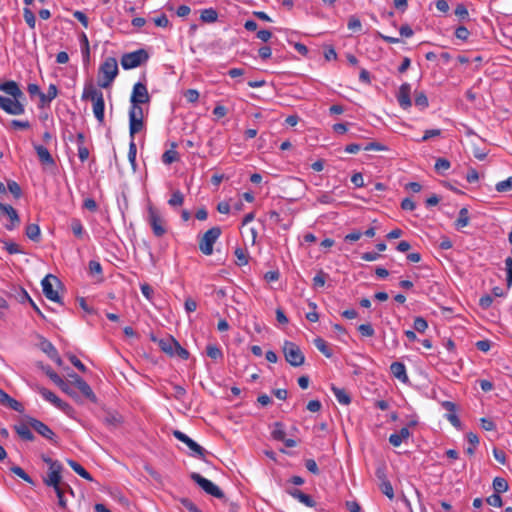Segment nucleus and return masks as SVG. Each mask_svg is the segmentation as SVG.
<instances>
[{"mask_svg": "<svg viewBox=\"0 0 512 512\" xmlns=\"http://www.w3.org/2000/svg\"><path fill=\"white\" fill-rule=\"evenodd\" d=\"M221 235L219 227H212L207 230L199 242V249L204 255H211L213 253V246Z\"/></svg>", "mask_w": 512, "mask_h": 512, "instance_id": "nucleus-7", "label": "nucleus"}, {"mask_svg": "<svg viewBox=\"0 0 512 512\" xmlns=\"http://www.w3.org/2000/svg\"><path fill=\"white\" fill-rule=\"evenodd\" d=\"M470 35L469 30L465 26H459L455 30V37L460 40H467Z\"/></svg>", "mask_w": 512, "mask_h": 512, "instance_id": "nucleus-58", "label": "nucleus"}, {"mask_svg": "<svg viewBox=\"0 0 512 512\" xmlns=\"http://www.w3.org/2000/svg\"><path fill=\"white\" fill-rule=\"evenodd\" d=\"M272 437L275 440L283 441L285 440V431L283 429V425L280 422H276L274 424V429L272 430Z\"/></svg>", "mask_w": 512, "mask_h": 512, "instance_id": "nucleus-42", "label": "nucleus"}, {"mask_svg": "<svg viewBox=\"0 0 512 512\" xmlns=\"http://www.w3.org/2000/svg\"><path fill=\"white\" fill-rule=\"evenodd\" d=\"M331 390L337 399V401L342 405H348L351 402V398L349 394L343 388H338L335 385L331 386Z\"/></svg>", "mask_w": 512, "mask_h": 512, "instance_id": "nucleus-26", "label": "nucleus"}, {"mask_svg": "<svg viewBox=\"0 0 512 512\" xmlns=\"http://www.w3.org/2000/svg\"><path fill=\"white\" fill-rule=\"evenodd\" d=\"M11 471L17 475L18 477H20L21 479H23L24 481L28 482V483H32V479L31 477L19 466H14L11 468Z\"/></svg>", "mask_w": 512, "mask_h": 512, "instance_id": "nucleus-56", "label": "nucleus"}, {"mask_svg": "<svg viewBox=\"0 0 512 512\" xmlns=\"http://www.w3.org/2000/svg\"><path fill=\"white\" fill-rule=\"evenodd\" d=\"M411 86L408 83H404L400 86L397 94V100L399 105L403 109H407L411 106L412 102L410 99Z\"/></svg>", "mask_w": 512, "mask_h": 512, "instance_id": "nucleus-18", "label": "nucleus"}, {"mask_svg": "<svg viewBox=\"0 0 512 512\" xmlns=\"http://www.w3.org/2000/svg\"><path fill=\"white\" fill-rule=\"evenodd\" d=\"M150 99L147 86L142 82L135 83L130 96V104H148Z\"/></svg>", "mask_w": 512, "mask_h": 512, "instance_id": "nucleus-11", "label": "nucleus"}, {"mask_svg": "<svg viewBox=\"0 0 512 512\" xmlns=\"http://www.w3.org/2000/svg\"><path fill=\"white\" fill-rule=\"evenodd\" d=\"M118 62L114 57H107L99 67L98 86L108 88L118 75Z\"/></svg>", "mask_w": 512, "mask_h": 512, "instance_id": "nucleus-1", "label": "nucleus"}, {"mask_svg": "<svg viewBox=\"0 0 512 512\" xmlns=\"http://www.w3.org/2000/svg\"><path fill=\"white\" fill-rule=\"evenodd\" d=\"M176 144H172V149L166 150L162 155V161L164 164H172L173 162H176L179 159V154L175 150Z\"/></svg>", "mask_w": 512, "mask_h": 512, "instance_id": "nucleus-31", "label": "nucleus"}, {"mask_svg": "<svg viewBox=\"0 0 512 512\" xmlns=\"http://www.w3.org/2000/svg\"><path fill=\"white\" fill-rule=\"evenodd\" d=\"M144 127V109L142 105L130 104L129 108V135L134 138L135 134Z\"/></svg>", "mask_w": 512, "mask_h": 512, "instance_id": "nucleus-3", "label": "nucleus"}, {"mask_svg": "<svg viewBox=\"0 0 512 512\" xmlns=\"http://www.w3.org/2000/svg\"><path fill=\"white\" fill-rule=\"evenodd\" d=\"M7 188L8 190L10 191V193L15 197V198H20L21 195H22V190H21V187L19 186V184L13 180H9L7 181Z\"/></svg>", "mask_w": 512, "mask_h": 512, "instance_id": "nucleus-46", "label": "nucleus"}, {"mask_svg": "<svg viewBox=\"0 0 512 512\" xmlns=\"http://www.w3.org/2000/svg\"><path fill=\"white\" fill-rule=\"evenodd\" d=\"M358 331L363 337H372L375 334L374 328L369 323L359 325Z\"/></svg>", "mask_w": 512, "mask_h": 512, "instance_id": "nucleus-53", "label": "nucleus"}, {"mask_svg": "<svg viewBox=\"0 0 512 512\" xmlns=\"http://www.w3.org/2000/svg\"><path fill=\"white\" fill-rule=\"evenodd\" d=\"M451 164L446 158H438L435 162V170L438 173H443L450 168Z\"/></svg>", "mask_w": 512, "mask_h": 512, "instance_id": "nucleus-50", "label": "nucleus"}, {"mask_svg": "<svg viewBox=\"0 0 512 512\" xmlns=\"http://www.w3.org/2000/svg\"><path fill=\"white\" fill-rule=\"evenodd\" d=\"M191 479L198 484L207 494L218 499L224 498L223 491L212 481L204 478L199 473L193 472L190 475Z\"/></svg>", "mask_w": 512, "mask_h": 512, "instance_id": "nucleus-8", "label": "nucleus"}, {"mask_svg": "<svg viewBox=\"0 0 512 512\" xmlns=\"http://www.w3.org/2000/svg\"><path fill=\"white\" fill-rule=\"evenodd\" d=\"M486 502L493 507H501L502 506V498L500 494L493 493L489 497H487Z\"/></svg>", "mask_w": 512, "mask_h": 512, "instance_id": "nucleus-57", "label": "nucleus"}, {"mask_svg": "<svg viewBox=\"0 0 512 512\" xmlns=\"http://www.w3.org/2000/svg\"><path fill=\"white\" fill-rule=\"evenodd\" d=\"M6 399L7 400L4 401L3 406L8 407V408H10L14 411L20 412V413L24 411L23 405L20 402H18L16 399L10 397L9 395H7Z\"/></svg>", "mask_w": 512, "mask_h": 512, "instance_id": "nucleus-37", "label": "nucleus"}, {"mask_svg": "<svg viewBox=\"0 0 512 512\" xmlns=\"http://www.w3.org/2000/svg\"><path fill=\"white\" fill-rule=\"evenodd\" d=\"M149 58L148 53L144 49H139L130 53H126L121 58L123 69L129 70L140 66Z\"/></svg>", "mask_w": 512, "mask_h": 512, "instance_id": "nucleus-6", "label": "nucleus"}, {"mask_svg": "<svg viewBox=\"0 0 512 512\" xmlns=\"http://www.w3.org/2000/svg\"><path fill=\"white\" fill-rule=\"evenodd\" d=\"M505 266L507 271V286L510 288L512 285V259L507 258L505 260Z\"/></svg>", "mask_w": 512, "mask_h": 512, "instance_id": "nucleus-64", "label": "nucleus"}, {"mask_svg": "<svg viewBox=\"0 0 512 512\" xmlns=\"http://www.w3.org/2000/svg\"><path fill=\"white\" fill-rule=\"evenodd\" d=\"M414 329L419 333H424L428 328V323L423 317H416L413 323Z\"/></svg>", "mask_w": 512, "mask_h": 512, "instance_id": "nucleus-52", "label": "nucleus"}, {"mask_svg": "<svg viewBox=\"0 0 512 512\" xmlns=\"http://www.w3.org/2000/svg\"><path fill=\"white\" fill-rule=\"evenodd\" d=\"M288 494L292 496L294 499L298 500L300 503L305 505L306 507H315L316 502L312 499V497L308 494H305L301 490L297 488L289 489Z\"/></svg>", "mask_w": 512, "mask_h": 512, "instance_id": "nucleus-19", "label": "nucleus"}, {"mask_svg": "<svg viewBox=\"0 0 512 512\" xmlns=\"http://www.w3.org/2000/svg\"><path fill=\"white\" fill-rule=\"evenodd\" d=\"M70 227H71L73 234L76 237H78V238L83 237L85 231H84V227L79 219H76V218L72 219Z\"/></svg>", "mask_w": 512, "mask_h": 512, "instance_id": "nucleus-38", "label": "nucleus"}, {"mask_svg": "<svg viewBox=\"0 0 512 512\" xmlns=\"http://www.w3.org/2000/svg\"><path fill=\"white\" fill-rule=\"evenodd\" d=\"M184 202V195L181 191L177 190L172 193L170 199L168 200V204L172 207L181 206Z\"/></svg>", "mask_w": 512, "mask_h": 512, "instance_id": "nucleus-39", "label": "nucleus"}, {"mask_svg": "<svg viewBox=\"0 0 512 512\" xmlns=\"http://www.w3.org/2000/svg\"><path fill=\"white\" fill-rule=\"evenodd\" d=\"M5 214L10 219V223L6 224L5 228L9 231H12L20 224L19 215L12 206H8V211Z\"/></svg>", "mask_w": 512, "mask_h": 512, "instance_id": "nucleus-28", "label": "nucleus"}, {"mask_svg": "<svg viewBox=\"0 0 512 512\" xmlns=\"http://www.w3.org/2000/svg\"><path fill=\"white\" fill-rule=\"evenodd\" d=\"M200 18L203 22L213 23L217 20L218 14L213 8H208L201 11Z\"/></svg>", "mask_w": 512, "mask_h": 512, "instance_id": "nucleus-35", "label": "nucleus"}, {"mask_svg": "<svg viewBox=\"0 0 512 512\" xmlns=\"http://www.w3.org/2000/svg\"><path fill=\"white\" fill-rule=\"evenodd\" d=\"M56 495H57V498H58V505L59 507H61L62 509H65L67 504H66V500L64 498V495L66 492H69V489L67 487H60L59 489H55L54 490Z\"/></svg>", "mask_w": 512, "mask_h": 512, "instance_id": "nucleus-49", "label": "nucleus"}, {"mask_svg": "<svg viewBox=\"0 0 512 512\" xmlns=\"http://www.w3.org/2000/svg\"><path fill=\"white\" fill-rule=\"evenodd\" d=\"M23 17H24V20L27 23V25L31 29H34L35 25H36V18H35V15H34V13L32 12V10L30 8L25 7L23 9Z\"/></svg>", "mask_w": 512, "mask_h": 512, "instance_id": "nucleus-41", "label": "nucleus"}, {"mask_svg": "<svg viewBox=\"0 0 512 512\" xmlns=\"http://www.w3.org/2000/svg\"><path fill=\"white\" fill-rule=\"evenodd\" d=\"M180 503L189 511V512H202L190 499L182 498L180 499Z\"/></svg>", "mask_w": 512, "mask_h": 512, "instance_id": "nucleus-59", "label": "nucleus"}, {"mask_svg": "<svg viewBox=\"0 0 512 512\" xmlns=\"http://www.w3.org/2000/svg\"><path fill=\"white\" fill-rule=\"evenodd\" d=\"M136 154H137V147L134 141V138H131V141L129 143V151H128V159L131 163L133 169L136 168Z\"/></svg>", "mask_w": 512, "mask_h": 512, "instance_id": "nucleus-44", "label": "nucleus"}, {"mask_svg": "<svg viewBox=\"0 0 512 512\" xmlns=\"http://www.w3.org/2000/svg\"><path fill=\"white\" fill-rule=\"evenodd\" d=\"M283 354L285 360L293 367H299L304 364L305 356L300 347L291 341H285L283 344Z\"/></svg>", "mask_w": 512, "mask_h": 512, "instance_id": "nucleus-5", "label": "nucleus"}, {"mask_svg": "<svg viewBox=\"0 0 512 512\" xmlns=\"http://www.w3.org/2000/svg\"><path fill=\"white\" fill-rule=\"evenodd\" d=\"M62 464H53V467H49L46 476L43 477V482L46 486L52 487L54 490L60 487H67L69 493L73 494V490L69 484L62 479Z\"/></svg>", "mask_w": 512, "mask_h": 512, "instance_id": "nucleus-2", "label": "nucleus"}, {"mask_svg": "<svg viewBox=\"0 0 512 512\" xmlns=\"http://www.w3.org/2000/svg\"><path fill=\"white\" fill-rule=\"evenodd\" d=\"M494 493L501 494L508 490V483L502 477H496L493 480Z\"/></svg>", "mask_w": 512, "mask_h": 512, "instance_id": "nucleus-36", "label": "nucleus"}, {"mask_svg": "<svg viewBox=\"0 0 512 512\" xmlns=\"http://www.w3.org/2000/svg\"><path fill=\"white\" fill-rule=\"evenodd\" d=\"M184 96L188 102L195 103L199 99V92L195 89H188Z\"/></svg>", "mask_w": 512, "mask_h": 512, "instance_id": "nucleus-60", "label": "nucleus"}, {"mask_svg": "<svg viewBox=\"0 0 512 512\" xmlns=\"http://www.w3.org/2000/svg\"><path fill=\"white\" fill-rule=\"evenodd\" d=\"M33 147L36 151L38 160L42 165L55 166V160L46 147L40 144H34Z\"/></svg>", "mask_w": 512, "mask_h": 512, "instance_id": "nucleus-17", "label": "nucleus"}, {"mask_svg": "<svg viewBox=\"0 0 512 512\" xmlns=\"http://www.w3.org/2000/svg\"><path fill=\"white\" fill-rule=\"evenodd\" d=\"M159 346L165 353L173 356L175 354V347L178 346V342L174 338L161 339Z\"/></svg>", "mask_w": 512, "mask_h": 512, "instance_id": "nucleus-30", "label": "nucleus"}, {"mask_svg": "<svg viewBox=\"0 0 512 512\" xmlns=\"http://www.w3.org/2000/svg\"><path fill=\"white\" fill-rule=\"evenodd\" d=\"M380 490L389 499H393L394 498V490H393L392 484L390 483L389 480L388 481H383L382 483H380Z\"/></svg>", "mask_w": 512, "mask_h": 512, "instance_id": "nucleus-51", "label": "nucleus"}, {"mask_svg": "<svg viewBox=\"0 0 512 512\" xmlns=\"http://www.w3.org/2000/svg\"><path fill=\"white\" fill-rule=\"evenodd\" d=\"M390 372L402 383L408 382L409 378L406 372V367L402 362H393L390 365Z\"/></svg>", "mask_w": 512, "mask_h": 512, "instance_id": "nucleus-21", "label": "nucleus"}, {"mask_svg": "<svg viewBox=\"0 0 512 512\" xmlns=\"http://www.w3.org/2000/svg\"><path fill=\"white\" fill-rule=\"evenodd\" d=\"M147 222L149 223L153 234L160 238L167 232L166 221L161 216L160 212L152 205L147 209Z\"/></svg>", "mask_w": 512, "mask_h": 512, "instance_id": "nucleus-4", "label": "nucleus"}, {"mask_svg": "<svg viewBox=\"0 0 512 512\" xmlns=\"http://www.w3.org/2000/svg\"><path fill=\"white\" fill-rule=\"evenodd\" d=\"M25 420L39 435L52 442H55V433L45 423L30 416H26Z\"/></svg>", "mask_w": 512, "mask_h": 512, "instance_id": "nucleus-14", "label": "nucleus"}, {"mask_svg": "<svg viewBox=\"0 0 512 512\" xmlns=\"http://www.w3.org/2000/svg\"><path fill=\"white\" fill-rule=\"evenodd\" d=\"M347 27L349 30H351L353 32H357V31L361 30L362 24H361V21L357 17L351 16L348 20Z\"/></svg>", "mask_w": 512, "mask_h": 512, "instance_id": "nucleus-55", "label": "nucleus"}, {"mask_svg": "<svg viewBox=\"0 0 512 512\" xmlns=\"http://www.w3.org/2000/svg\"><path fill=\"white\" fill-rule=\"evenodd\" d=\"M40 233V227L37 224H29L26 227L25 234L32 241L38 242L40 239Z\"/></svg>", "mask_w": 512, "mask_h": 512, "instance_id": "nucleus-34", "label": "nucleus"}, {"mask_svg": "<svg viewBox=\"0 0 512 512\" xmlns=\"http://www.w3.org/2000/svg\"><path fill=\"white\" fill-rule=\"evenodd\" d=\"M73 379V384L80 390V392L92 402H96L97 398L88 383L82 379L79 375L73 373L70 374Z\"/></svg>", "mask_w": 512, "mask_h": 512, "instance_id": "nucleus-15", "label": "nucleus"}, {"mask_svg": "<svg viewBox=\"0 0 512 512\" xmlns=\"http://www.w3.org/2000/svg\"><path fill=\"white\" fill-rule=\"evenodd\" d=\"M93 103V114L99 124L104 123V110H105V102H104V96H101L100 98H97L92 101Z\"/></svg>", "mask_w": 512, "mask_h": 512, "instance_id": "nucleus-24", "label": "nucleus"}, {"mask_svg": "<svg viewBox=\"0 0 512 512\" xmlns=\"http://www.w3.org/2000/svg\"><path fill=\"white\" fill-rule=\"evenodd\" d=\"M154 23L158 27L166 28L169 26L170 22L165 14H161L153 19Z\"/></svg>", "mask_w": 512, "mask_h": 512, "instance_id": "nucleus-62", "label": "nucleus"}, {"mask_svg": "<svg viewBox=\"0 0 512 512\" xmlns=\"http://www.w3.org/2000/svg\"><path fill=\"white\" fill-rule=\"evenodd\" d=\"M328 278V274H326L324 271L320 270L314 277H313V286L314 288H322L326 280Z\"/></svg>", "mask_w": 512, "mask_h": 512, "instance_id": "nucleus-40", "label": "nucleus"}, {"mask_svg": "<svg viewBox=\"0 0 512 512\" xmlns=\"http://www.w3.org/2000/svg\"><path fill=\"white\" fill-rule=\"evenodd\" d=\"M0 108L10 115H22L25 112L20 99H11L0 95Z\"/></svg>", "mask_w": 512, "mask_h": 512, "instance_id": "nucleus-12", "label": "nucleus"}, {"mask_svg": "<svg viewBox=\"0 0 512 512\" xmlns=\"http://www.w3.org/2000/svg\"><path fill=\"white\" fill-rule=\"evenodd\" d=\"M206 354L213 360L223 359V352L220 347L216 344H208L206 347Z\"/></svg>", "mask_w": 512, "mask_h": 512, "instance_id": "nucleus-33", "label": "nucleus"}, {"mask_svg": "<svg viewBox=\"0 0 512 512\" xmlns=\"http://www.w3.org/2000/svg\"><path fill=\"white\" fill-rule=\"evenodd\" d=\"M67 463L72 468V470L79 476L88 481H93V477L91 476V474L87 472L78 462L72 459H67Z\"/></svg>", "mask_w": 512, "mask_h": 512, "instance_id": "nucleus-29", "label": "nucleus"}, {"mask_svg": "<svg viewBox=\"0 0 512 512\" xmlns=\"http://www.w3.org/2000/svg\"><path fill=\"white\" fill-rule=\"evenodd\" d=\"M235 256L237 258V264L239 266H244L246 264H248V257H247V254L245 252V250L241 249V248H237L235 250Z\"/></svg>", "mask_w": 512, "mask_h": 512, "instance_id": "nucleus-54", "label": "nucleus"}, {"mask_svg": "<svg viewBox=\"0 0 512 512\" xmlns=\"http://www.w3.org/2000/svg\"><path fill=\"white\" fill-rule=\"evenodd\" d=\"M314 345L315 347L323 354L325 355L327 358H330L332 357L333 355V352L332 350L328 347L326 341L324 339H322L321 337H317L314 339Z\"/></svg>", "mask_w": 512, "mask_h": 512, "instance_id": "nucleus-32", "label": "nucleus"}, {"mask_svg": "<svg viewBox=\"0 0 512 512\" xmlns=\"http://www.w3.org/2000/svg\"><path fill=\"white\" fill-rule=\"evenodd\" d=\"M35 391L38 392L46 401L50 402L51 404H53L55 407H57L64 413L69 415L73 411V408L71 407V405H69L67 402H64L63 400H61L52 391H50L44 387H41V386H36Z\"/></svg>", "mask_w": 512, "mask_h": 512, "instance_id": "nucleus-10", "label": "nucleus"}, {"mask_svg": "<svg viewBox=\"0 0 512 512\" xmlns=\"http://www.w3.org/2000/svg\"><path fill=\"white\" fill-rule=\"evenodd\" d=\"M42 369L54 384H63V379L50 366H42Z\"/></svg>", "mask_w": 512, "mask_h": 512, "instance_id": "nucleus-43", "label": "nucleus"}, {"mask_svg": "<svg viewBox=\"0 0 512 512\" xmlns=\"http://www.w3.org/2000/svg\"><path fill=\"white\" fill-rule=\"evenodd\" d=\"M415 105L421 109L428 107V98L424 92H417L414 99Z\"/></svg>", "mask_w": 512, "mask_h": 512, "instance_id": "nucleus-48", "label": "nucleus"}, {"mask_svg": "<svg viewBox=\"0 0 512 512\" xmlns=\"http://www.w3.org/2000/svg\"><path fill=\"white\" fill-rule=\"evenodd\" d=\"M495 189L497 192H507L512 189V176L508 177L506 180L500 181L496 184Z\"/></svg>", "mask_w": 512, "mask_h": 512, "instance_id": "nucleus-45", "label": "nucleus"}, {"mask_svg": "<svg viewBox=\"0 0 512 512\" xmlns=\"http://www.w3.org/2000/svg\"><path fill=\"white\" fill-rule=\"evenodd\" d=\"M1 242L4 245V249H6V251L9 254H19V253H22V250L20 249L18 244L14 243V242H11V241H7V240H1Z\"/></svg>", "mask_w": 512, "mask_h": 512, "instance_id": "nucleus-47", "label": "nucleus"}, {"mask_svg": "<svg viewBox=\"0 0 512 512\" xmlns=\"http://www.w3.org/2000/svg\"><path fill=\"white\" fill-rule=\"evenodd\" d=\"M101 96H103L102 91L95 87V85L92 82L85 83L81 96V99L83 101H93L97 98H100Z\"/></svg>", "mask_w": 512, "mask_h": 512, "instance_id": "nucleus-20", "label": "nucleus"}, {"mask_svg": "<svg viewBox=\"0 0 512 512\" xmlns=\"http://www.w3.org/2000/svg\"><path fill=\"white\" fill-rule=\"evenodd\" d=\"M13 428L22 440L33 441L35 439L34 434L30 430L31 426L27 421L26 423L16 424Z\"/></svg>", "mask_w": 512, "mask_h": 512, "instance_id": "nucleus-22", "label": "nucleus"}, {"mask_svg": "<svg viewBox=\"0 0 512 512\" xmlns=\"http://www.w3.org/2000/svg\"><path fill=\"white\" fill-rule=\"evenodd\" d=\"M173 435L176 439L183 442L184 444H186L189 447V449L192 451L193 456H196V457H199L202 459L204 458L205 449L202 446H200L198 443H196L193 439L188 437L185 433H183L179 430H175L173 432Z\"/></svg>", "mask_w": 512, "mask_h": 512, "instance_id": "nucleus-13", "label": "nucleus"}, {"mask_svg": "<svg viewBox=\"0 0 512 512\" xmlns=\"http://www.w3.org/2000/svg\"><path fill=\"white\" fill-rule=\"evenodd\" d=\"M305 467L312 474H314V475H318L319 474V468H318L317 463H316V461L314 459L306 460Z\"/></svg>", "mask_w": 512, "mask_h": 512, "instance_id": "nucleus-63", "label": "nucleus"}, {"mask_svg": "<svg viewBox=\"0 0 512 512\" xmlns=\"http://www.w3.org/2000/svg\"><path fill=\"white\" fill-rule=\"evenodd\" d=\"M410 431L407 427H403L399 432L393 433L389 436V443L394 447H399L404 440L410 437Z\"/></svg>", "mask_w": 512, "mask_h": 512, "instance_id": "nucleus-23", "label": "nucleus"}, {"mask_svg": "<svg viewBox=\"0 0 512 512\" xmlns=\"http://www.w3.org/2000/svg\"><path fill=\"white\" fill-rule=\"evenodd\" d=\"M470 217H469V211L466 207H463L460 209L458 218L455 221V228L457 230H461L462 228L469 225Z\"/></svg>", "mask_w": 512, "mask_h": 512, "instance_id": "nucleus-27", "label": "nucleus"}, {"mask_svg": "<svg viewBox=\"0 0 512 512\" xmlns=\"http://www.w3.org/2000/svg\"><path fill=\"white\" fill-rule=\"evenodd\" d=\"M41 285H42V291H43V294L45 295L46 298H48L49 300L53 301V302H60V296L57 292L56 289H54V287H59L60 286V281L58 280V278L52 274H48L46 275L42 282H41Z\"/></svg>", "mask_w": 512, "mask_h": 512, "instance_id": "nucleus-9", "label": "nucleus"}, {"mask_svg": "<svg viewBox=\"0 0 512 512\" xmlns=\"http://www.w3.org/2000/svg\"><path fill=\"white\" fill-rule=\"evenodd\" d=\"M0 91L15 99H21L24 97V93L19 88V85L13 80L0 83Z\"/></svg>", "mask_w": 512, "mask_h": 512, "instance_id": "nucleus-16", "label": "nucleus"}, {"mask_svg": "<svg viewBox=\"0 0 512 512\" xmlns=\"http://www.w3.org/2000/svg\"><path fill=\"white\" fill-rule=\"evenodd\" d=\"M74 18H76L85 28H88L89 21L86 14L82 11L76 10L73 12Z\"/></svg>", "mask_w": 512, "mask_h": 512, "instance_id": "nucleus-61", "label": "nucleus"}, {"mask_svg": "<svg viewBox=\"0 0 512 512\" xmlns=\"http://www.w3.org/2000/svg\"><path fill=\"white\" fill-rule=\"evenodd\" d=\"M38 338V346L41 349V351L44 352L49 358L56 357L57 349L55 348V346L43 336L39 335Z\"/></svg>", "mask_w": 512, "mask_h": 512, "instance_id": "nucleus-25", "label": "nucleus"}]
</instances>
